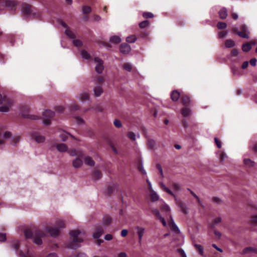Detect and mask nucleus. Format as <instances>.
Instances as JSON below:
<instances>
[{"mask_svg": "<svg viewBox=\"0 0 257 257\" xmlns=\"http://www.w3.org/2000/svg\"><path fill=\"white\" fill-rule=\"evenodd\" d=\"M70 241L67 246L68 248L75 249L79 246L78 243L83 241L85 237V232L83 230L75 229L70 232Z\"/></svg>", "mask_w": 257, "mask_h": 257, "instance_id": "f257e3e1", "label": "nucleus"}, {"mask_svg": "<svg viewBox=\"0 0 257 257\" xmlns=\"http://www.w3.org/2000/svg\"><path fill=\"white\" fill-rule=\"evenodd\" d=\"M65 227V224L63 220L61 219H57L55 223L54 227L47 226L45 227V231L49 233L50 235L54 237L59 235L60 230Z\"/></svg>", "mask_w": 257, "mask_h": 257, "instance_id": "f03ea898", "label": "nucleus"}, {"mask_svg": "<svg viewBox=\"0 0 257 257\" xmlns=\"http://www.w3.org/2000/svg\"><path fill=\"white\" fill-rule=\"evenodd\" d=\"M13 105V102L11 99L6 96H2L0 94V111L6 112L9 111Z\"/></svg>", "mask_w": 257, "mask_h": 257, "instance_id": "7ed1b4c3", "label": "nucleus"}, {"mask_svg": "<svg viewBox=\"0 0 257 257\" xmlns=\"http://www.w3.org/2000/svg\"><path fill=\"white\" fill-rule=\"evenodd\" d=\"M240 30L241 31H238L236 28H233L232 29V31L239 37L245 39H248L249 32L247 26L244 24L242 25L240 27Z\"/></svg>", "mask_w": 257, "mask_h": 257, "instance_id": "20e7f679", "label": "nucleus"}, {"mask_svg": "<svg viewBox=\"0 0 257 257\" xmlns=\"http://www.w3.org/2000/svg\"><path fill=\"white\" fill-rule=\"evenodd\" d=\"M55 116V113L50 110H46L43 112V123L44 125H48L50 123V118Z\"/></svg>", "mask_w": 257, "mask_h": 257, "instance_id": "39448f33", "label": "nucleus"}, {"mask_svg": "<svg viewBox=\"0 0 257 257\" xmlns=\"http://www.w3.org/2000/svg\"><path fill=\"white\" fill-rule=\"evenodd\" d=\"M65 33L68 37L72 39V43L76 47H79L82 46V41L78 39H75V34L69 29L66 30Z\"/></svg>", "mask_w": 257, "mask_h": 257, "instance_id": "423d86ee", "label": "nucleus"}, {"mask_svg": "<svg viewBox=\"0 0 257 257\" xmlns=\"http://www.w3.org/2000/svg\"><path fill=\"white\" fill-rule=\"evenodd\" d=\"M94 62L95 64V71L98 74L102 73L104 68L103 60L99 57H96L94 59Z\"/></svg>", "mask_w": 257, "mask_h": 257, "instance_id": "0eeeda50", "label": "nucleus"}, {"mask_svg": "<svg viewBox=\"0 0 257 257\" xmlns=\"http://www.w3.org/2000/svg\"><path fill=\"white\" fill-rule=\"evenodd\" d=\"M181 98V101L184 106H189L191 104V98L188 94H181L180 92L178 90V100Z\"/></svg>", "mask_w": 257, "mask_h": 257, "instance_id": "6e6552de", "label": "nucleus"}, {"mask_svg": "<svg viewBox=\"0 0 257 257\" xmlns=\"http://www.w3.org/2000/svg\"><path fill=\"white\" fill-rule=\"evenodd\" d=\"M104 230L101 225L96 227L95 231L92 233V236L94 239L99 238L103 233Z\"/></svg>", "mask_w": 257, "mask_h": 257, "instance_id": "1a4fd4ad", "label": "nucleus"}, {"mask_svg": "<svg viewBox=\"0 0 257 257\" xmlns=\"http://www.w3.org/2000/svg\"><path fill=\"white\" fill-rule=\"evenodd\" d=\"M32 139L37 143H43L45 141V137L38 133H34L32 135Z\"/></svg>", "mask_w": 257, "mask_h": 257, "instance_id": "9d476101", "label": "nucleus"}, {"mask_svg": "<svg viewBox=\"0 0 257 257\" xmlns=\"http://www.w3.org/2000/svg\"><path fill=\"white\" fill-rule=\"evenodd\" d=\"M94 95L95 97L100 96L103 93V90L101 85H98L95 86L93 89Z\"/></svg>", "mask_w": 257, "mask_h": 257, "instance_id": "9b49d317", "label": "nucleus"}, {"mask_svg": "<svg viewBox=\"0 0 257 257\" xmlns=\"http://www.w3.org/2000/svg\"><path fill=\"white\" fill-rule=\"evenodd\" d=\"M131 48L130 46L127 44H122L120 46V51L123 54H128L131 51Z\"/></svg>", "mask_w": 257, "mask_h": 257, "instance_id": "f8f14e48", "label": "nucleus"}, {"mask_svg": "<svg viewBox=\"0 0 257 257\" xmlns=\"http://www.w3.org/2000/svg\"><path fill=\"white\" fill-rule=\"evenodd\" d=\"M180 112L183 117H187L191 114L192 111L189 106H185L181 109Z\"/></svg>", "mask_w": 257, "mask_h": 257, "instance_id": "ddd939ff", "label": "nucleus"}, {"mask_svg": "<svg viewBox=\"0 0 257 257\" xmlns=\"http://www.w3.org/2000/svg\"><path fill=\"white\" fill-rule=\"evenodd\" d=\"M22 11L23 14L27 16L31 13V7L28 5H24L22 7Z\"/></svg>", "mask_w": 257, "mask_h": 257, "instance_id": "4468645a", "label": "nucleus"}, {"mask_svg": "<svg viewBox=\"0 0 257 257\" xmlns=\"http://www.w3.org/2000/svg\"><path fill=\"white\" fill-rule=\"evenodd\" d=\"M20 255L21 257H35L34 254L29 249L20 250Z\"/></svg>", "mask_w": 257, "mask_h": 257, "instance_id": "2eb2a0df", "label": "nucleus"}, {"mask_svg": "<svg viewBox=\"0 0 257 257\" xmlns=\"http://www.w3.org/2000/svg\"><path fill=\"white\" fill-rule=\"evenodd\" d=\"M55 146L57 150L60 152L63 153L68 151V148L64 144H57Z\"/></svg>", "mask_w": 257, "mask_h": 257, "instance_id": "dca6fc26", "label": "nucleus"}, {"mask_svg": "<svg viewBox=\"0 0 257 257\" xmlns=\"http://www.w3.org/2000/svg\"><path fill=\"white\" fill-rule=\"evenodd\" d=\"M136 229L137 230V233L139 235V241L140 242L142 241L143 236L145 233V229L144 227L137 226Z\"/></svg>", "mask_w": 257, "mask_h": 257, "instance_id": "f3484780", "label": "nucleus"}, {"mask_svg": "<svg viewBox=\"0 0 257 257\" xmlns=\"http://www.w3.org/2000/svg\"><path fill=\"white\" fill-rule=\"evenodd\" d=\"M11 137V134L9 132H5L2 134L0 133V146L3 145L5 143V140Z\"/></svg>", "mask_w": 257, "mask_h": 257, "instance_id": "a211bd4d", "label": "nucleus"}, {"mask_svg": "<svg viewBox=\"0 0 257 257\" xmlns=\"http://www.w3.org/2000/svg\"><path fill=\"white\" fill-rule=\"evenodd\" d=\"M153 213L156 215V216L158 217V218L160 220V221L162 222L163 225L165 226H166V222L165 221V220L164 218H163L161 215L160 214V213L159 211L157 209H153Z\"/></svg>", "mask_w": 257, "mask_h": 257, "instance_id": "6ab92c4d", "label": "nucleus"}, {"mask_svg": "<svg viewBox=\"0 0 257 257\" xmlns=\"http://www.w3.org/2000/svg\"><path fill=\"white\" fill-rule=\"evenodd\" d=\"M256 253L257 254V248L252 246H249L245 247L243 250V254H247V253Z\"/></svg>", "mask_w": 257, "mask_h": 257, "instance_id": "aec40b11", "label": "nucleus"}, {"mask_svg": "<svg viewBox=\"0 0 257 257\" xmlns=\"http://www.w3.org/2000/svg\"><path fill=\"white\" fill-rule=\"evenodd\" d=\"M178 206H179L181 209V211L184 214H187L188 212V209L186 206V205L185 203L182 202H179L178 201Z\"/></svg>", "mask_w": 257, "mask_h": 257, "instance_id": "412c9836", "label": "nucleus"}, {"mask_svg": "<svg viewBox=\"0 0 257 257\" xmlns=\"http://www.w3.org/2000/svg\"><path fill=\"white\" fill-rule=\"evenodd\" d=\"M219 18L221 20H224L227 17V11L226 8H222L218 12Z\"/></svg>", "mask_w": 257, "mask_h": 257, "instance_id": "4be33fe9", "label": "nucleus"}, {"mask_svg": "<svg viewBox=\"0 0 257 257\" xmlns=\"http://www.w3.org/2000/svg\"><path fill=\"white\" fill-rule=\"evenodd\" d=\"M121 38L118 36H111L109 39V42L114 44H119L121 42Z\"/></svg>", "mask_w": 257, "mask_h": 257, "instance_id": "5701e85b", "label": "nucleus"}, {"mask_svg": "<svg viewBox=\"0 0 257 257\" xmlns=\"http://www.w3.org/2000/svg\"><path fill=\"white\" fill-rule=\"evenodd\" d=\"M84 161L85 164L87 166L93 167L95 165L94 161L92 160V158L89 156L85 157Z\"/></svg>", "mask_w": 257, "mask_h": 257, "instance_id": "b1692460", "label": "nucleus"}, {"mask_svg": "<svg viewBox=\"0 0 257 257\" xmlns=\"http://www.w3.org/2000/svg\"><path fill=\"white\" fill-rule=\"evenodd\" d=\"M73 166L75 168H79L83 164L82 160L80 158H76L73 161Z\"/></svg>", "mask_w": 257, "mask_h": 257, "instance_id": "393cba45", "label": "nucleus"}, {"mask_svg": "<svg viewBox=\"0 0 257 257\" xmlns=\"http://www.w3.org/2000/svg\"><path fill=\"white\" fill-rule=\"evenodd\" d=\"M89 97V93L87 92L83 91L80 94L79 98L81 101H84L88 100Z\"/></svg>", "mask_w": 257, "mask_h": 257, "instance_id": "a878e982", "label": "nucleus"}, {"mask_svg": "<svg viewBox=\"0 0 257 257\" xmlns=\"http://www.w3.org/2000/svg\"><path fill=\"white\" fill-rule=\"evenodd\" d=\"M17 4V2L14 1H6L5 2V6L10 8L11 9L16 7Z\"/></svg>", "mask_w": 257, "mask_h": 257, "instance_id": "bb28decb", "label": "nucleus"}, {"mask_svg": "<svg viewBox=\"0 0 257 257\" xmlns=\"http://www.w3.org/2000/svg\"><path fill=\"white\" fill-rule=\"evenodd\" d=\"M93 81L95 84H101L103 83L104 79L101 76H97L94 77Z\"/></svg>", "mask_w": 257, "mask_h": 257, "instance_id": "cd10ccee", "label": "nucleus"}, {"mask_svg": "<svg viewBox=\"0 0 257 257\" xmlns=\"http://www.w3.org/2000/svg\"><path fill=\"white\" fill-rule=\"evenodd\" d=\"M20 137L19 136H15L11 138V144L13 146H16L17 144L20 141Z\"/></svg>", "mask_w": 257, "mask_h": 257, "instance_id": "c85d7f7f", "label": "nucleus"}, {"mask_svg": "<svg viewBox=\"0 0 257 257\" xmlns=\"http://www.w3.org/2000/svg\"><path fill=\"white\" fill-rule=\"evenodd\" d=\"M150 196H151L152 201H154V202L158 200L159 199V195L154 190H152L150 191Z\"/></svg>", "mask_w": 257, "mask_h": 257, "instance_id": "c756f323", "label": "nucleus"}, {"mask_svg": "<svg viewBox=\"0 0 257 257\" xmlns=\"http://www.w3.org/2000/svg\"><path fill=\"white\" fill-rule=\"evenodd\" d=\"M68 135H70L71 137H72V138H74V137L72 136V135H71L69 134H68L67 133L65 132H62L60 135H59V137L61 139L62 141H66V140L68 138Z\"/></svg>", "mask_w": 257, "mask_h": 257, "instance_id": "7c9ffc66", "label": "nucleus"}, {"mask_svg": "<svg viewBox=\"0 0 257 257\" xmlns=\"http://www.w3.org/2000/svg\"><path fill=\"white\" fill-rule=\"evenodd\" d=\"M161 209L162 212H165L166 215H169L170 208L167 204L163 203L161 207Z\"/></svg>", "mask_w": 257, "mask_h": 257, "instance_id": "2f4dec72", "label": "nucleus"}, {"mask_svg": "<svg viewBox=\"0 0 257 257\" xmlns=\"http://www.w3.org/2000/svg\"><path fill=\"white\" fill-rule=\"evenodd\" d=\"M221 218L220 217L215 218L213 220V221H212V222L210 225V228L213 229L214 228H215V226L217 224H218L219 223H220L221 222Z\"/></svg>", "mask_w": 257, "mask_h": 257, "instance_id": "473e14b6", "label": "nucleus"}, {"mask_svg": "<svg viewBox=\"0 0 257 257\" xmlns=\"http://www.w3.org/2000/svg\"><path fill=\"white\" fill-rule=\"evenodd\" d=\"M251 49V45L249 43H246L242 45V50L243 52H247Z\"/></svg>", "mask_w": 257, "mask_h": 257, "instance_id": "72a5a7b5", "label": "nucleus"}, {"mask_svg": "<svg viewBox=\"0 0 257 257\" xmlns=\"http://www.w3.org/2000/svg\"><path fill=\"white\" fill-rule=\"evenodd\" d=\"M225 46L226 48H232L235 46V43L231 39H227L225 42Z\"/></svg>", "mask_w": 257, "mask_h": 257, "instance_id": "f704fd0d", "label": "nucleus"}, {"mask_svg": "<svg viewBox=\"0 0 257 257\" xmlns=\"http://www.w3.org/2000/svg\"><path fill=\"white\" fill-rule=\"evenodd\" d=\"M93 179L94 180H98L101 177V173L98 170H95L92 173Z\"/></svg>", "mask_w": 257, "mask_h": 257, "instance_id": "c9c22d12", "label": "nucleus"}, {"mask_svg": "<svg viewBox=\"0 0 257 257\" xmlns=\"http://www.w3.org/2000/svg\"><path fill=\"white\" fill-rule=\"evenodd\" d=\"M156 142L151 139H148V147L149 149H154L156 146Z\"/></svg>", "mask_w": 257, "mask_h": 257, "instance_id": "e433bc0d", "label": "nucleus"}, {"mask_svg": "<svg viewBox=\"0 0 257 257\" xmlns=\"http://www.w3.org/2000/svg\"><path fill=\"white\" fill-rule=\"evenodd\" d=\"M244 164L249 167H253L255 165V162L249 159H245L243 160Z\"/></svg>", "mask_w": 257, "mask_h": 257, "instance_id": "4c0bfd02", "label": "nucleus"}, {"mask_svg": "<svg viewBox=\"0 0 257 257\" xmlns=\"http://www.w3.org/2000/svg\"><path fill=\"white\" fill-rule=\"evenodd\" d=\"M82 13L84 14H88L91 12V9L90 7L87 6H83L82 7Z\"/></svg>", "mask_w": 257, "mask_h": 257, "instance_id": "58836bf2", "label": "nucleus"}, {"mask_svg": "<svg viewBox=\"0 0 257 257\" xmlns=\"http://www.w3.org/2000/svg\"><path fill=\"white\" fill-rule=\"evenodd\" d=\"M137 40V37L135 35H131L126 38L127 42L130 43H134Z\"/></svg>", "mask_w": 257, "mask_h": 257, "instance_id": "ea45409f", "label": "nucleus"}, {"mask_svg": "<svg viewBox=\"0 0 257 257\" xmlns=\"http://www.w3.org/2000/svg\"><path fill=\"white\" fill-rule=\"evenodd\" d=\"M69 154H70V155L71 156H74L75 155H77L79 157L83 156V154L81 152H80L79 151H76V150H74L70 151Z\"/></svg>", "mask_w": 257, "mask_h": 257, "instance_id": "a19ab883", "label": "nucleus"}, {"mask_svg": "<svg viewBox=\"0 0 257 257\" xmlns=\"http://www.w3.org/2000/svg\"><path fill=\"white\" fill-rule=\"evenodd\" d=\"M123 68L124 70L130 72L132 70L133 67L131 64L126 63L123 65Z\"/></svg>", "mask_w": 257, "mask_h": 257, "instance_id": "79ce46f5", "label": "nucleus"}, {"mask_svg": "<svg viewBox=\"0 0 257 257\" xmlns=\"http://www.w3.org/2000/svg\"><path fill=\"white\" fill-rule=\"evenodd\" d=\"M217 27L219 30L225 29L227 27V24L224 22H219L217 24Z\"/></svg>", "mask_w": 257, "mask_h": 257, "instance_id": "37998d69", "label": "nucleus"}, {"mask_svg": "<svg viewBox=\"0 0 257 257\" xmlns=\"http://www.w3.org/2000/svg\"><path fill=\"white\" fill-rule=\"evenodd\" d=\"M81 55L83 58L87 60L89 59L90 58L89 54L87 51L84 50L81 51Z\"/></svg>", "mask_w": 257, "mask_h": 257, "instance_id": "c03bdc74", "label": "nucleus"}, {"mask_svg": "<svg viewBox=\"0 0 257 257\" xmlns=\"http://www.w3.org/2000/svg\"><path fill=\"white\" fill-rule=\"evenodd\" d=\"M194 245L196 250L199 252V254L202 255L203 253V248L202 245L197 244H195Z\"/></svg>", "mask_w": 257, "mask_h": 257, "instance_id": "a18cd8bd", "label": "nucleus"}, {"mask_svg": "<svg viewBox=\"0 0 257 257\" xmlns=\"http://www.w3.org/2000/svg\"><path fill=\"white\" fill-rule=\"evenodd\" d=\"M170 224L171 225V230L174 231L177 230V226L175 224V221L173 220L172 218L170 219Z\"/></svg>", "mask_w": 257, "mask_h": 257, "instance_id": "49530a36", "label": "nucleus"}, {"mask_svg": "<svg viewBox=\"0 0 257 257\" xmlns=\"http://www.w3.org/2000/svg\"><path fill=\"white\" fill-rule=\"evenodd\" d=\"M149 22L147 20L144 21L139 24V26L141 28H146L149 26Z\"/></svg>", "mask_w": 257, "mask_h": 257, "instance_id": "de8ad7c7", "label": "nucleus"}, {"mask_svg": "<svg viewBox=\"0 0 257 257\" xmlns=\"http://www.w3.org/2000/svg\"><path fill=\"white\" fill-rule=\"evenodd\" d=\"M171 98L174 101H177V90H173L171 94Z\"/></svg>", "mask_w": 257, "mask_h": 257, "instance_id": "09e8293b", "label": "nucleus"}, {"mask_svg": "<svg viewBox=\"0 0 257 257\" xmlns=\"http://www.w3.org/2000/svg\"><path fill=\"white\" fill-rule=\"evenodd\" d=\"M25 235L27 238H29L32 236V232L30 229H26L25 231Z\"/></svg>", "mask_w": 257, "mask_h": 257, "instance_id": "8fccbe9b", "label": "nucleus"}, {"mask_svg": "<svg viewBox=\"0 0 257 257\" xmlns=\"http://www.w3.org/2000/svg\"><path fill=\"white\" fill-rule=\"evenodd\" d=\"M33 242L37 245H40L42 243V241L40 237H35L34 238Z\"/></svg>", "mask_w": 257, "mask_h": 257, "instance_id": "3c124183", "label": "nucleus"}, {"mask_svg": "<svg viewBox=\"0 0 257 257\" xmlns=\"http://www.w3.org/2000/svg\"><path fill=\"white\" fill-rule=\"evenodd\" d=\"M111 221V218L109 216H105L103 218V222L105 224H109Z\"/></svg>", "mask_w": 257, "mask_h": 257, "instance_id": "603ef678", "label": "nucleus"}, {"mask_svg": "<svg viewBox=\"0 0 257 257\" xmlns=\"http://www.w3.org/2000/svg\"><path fill=\"white\" fill-rule=\"evenodd\" d=\"M113 124L117 128H120L122 126L121 122L118 119H115L113 121Z\"/></svg>", "mask_w": 257, "mask_h": 257, "instance_id": "864d4df0", "label": "nucleus"}, {"mask_svg": "<svg viewBox=\"0 0 257 257\" xmlns=\"http://www.w3.org/2000/svg\"><path fill=\"white\" fill-rule=\"evenodd\" d=\"M227 34V31H221L218 33V37L220 39H222L226 36Z\"/></svg>", "mask_w": 257, "mask_h": 257, "instance_id": "5fc2aeb1", "label": "nucleus"}, {"mask_svg": "<svg viewBox=\"0 0 257 257\" xmlns=\"http://www.w3.org/2000/svg\"><path fill=\"white\" fill-rule=\"evenodd\" d=\"M251 223L254 225H257V215H253L251 217Z\"/></svg>", "mask_w": 257, "mask_h": 257, "instance_id": "6e6d98bb", "label": "nucleus"}, {"mask_svg": "<svg viewBox=\"0 0 257 257\" xmlns=\"http://www.w3.org/2000/svg\"><path fill=\"white\" fill-rule=\"evenodd\" d=\"M239 53V50L236 48H234L231 50V55L232 56L236 57Z\"/></svg>", "mask_w": 257, "mask_h": 257, "instance_id": "4d7b16f0", "label": "nucleus"}, {"mask_svg": "<svg viewBox=\"0 0 257 257\" xmlns=\"http://www.w3.org/2000/svg\"><path fill=\"white\" fill-rule=\"evenodd\" d=\"M127 136L131 140H132L133 141L136 140V136L135 134L133 132H129L127 134Z\"/></svg>", "mask_w": 257, "mask_h": 257, "instance_id": "13d9d810", "label": "nucleus"}, {"mask_svg": "<svg viewBox=\"0 0 257 257\" xmlns=\"http://www.w3.org/2000/svg\"><path fill=\"white\" fill-rule=\"evenodd\" d=\"M143 16L145 18H152L154 17V15L152 13L149 12L144 13Z\"/></svg>", "mask_w": 257, "mask_h": 257, "instance_id": "bf43d9fd", "label": "nucleus"}, {"mask_svg": "<svg viewBox=\"0 0 257 257\" xmlns=\"http://www.w3.org/2000/svg\"><path fill=\"white\" fill-rule=\"evenodd\" d=\"M178 253L181 257H187L184 251L181 248H178Z\"/></svg>", "mask_w": 257, "mask_h": 257, "instance_id": "052dcab7", "label": "nucleus"}, {"mask_svg": "<svg viewBox=\"0 0 257 257\" xmlns=\"http://www.w3.org/2000/svg\"><path fill=\"white\" fill-rule=\"evenodd\" d=\"M214 141H215V143L216 146H217V147L219 149H220L222 146L221 141L219 140H218L217 138H214Z\"/></svg>", "mask_w": 257, "mask_h": 257, "instance_id": "680f3d73", "label": "nucleus"}, {"mask_svg": "<svg viewBox=\"0 0 257 257\" xmlns=\"http://www.w3.org/2000/svg\"><path fill=\"white\" fill-rule=\"evenodd\" d=\"M139 169H140V170L142 172V173L144 174V175H146L147 174V172L146 171H145V170L144 169L143 166V163L142 162H141L140 163V164L139 165V167H138Z\"/></svg>", "mask_w": 257, "mask_h": 257, "instance_id": "e2e57ef3", "label": "nucleus"}, {"mask_svg": "<svg viewBox=\"0 0 257 257\" xmlns=\"http://www.w3.org/2000/svg\"><path fill=\"white\" fill-rule=\"evenodd\" d=\"M157 169L159 171V173H160V174L161 176L162 177V178H163L164 177V174H163V169L162 168V167H161V165L159 164H158L157 165Z\"/></svg>", "mask_w": 257, "mask_h": 257, "instance_id": "0e129e2a", "label": "nucleus"}, {"mask_svg": "<svg viewBox=\"0 0 257 257\" xmlns=\"http://www.w3.org/2000/svg\"><path fill=\"white\" fill-rule=\"evenodd\" d=\"M19 246V243L18 241H14L12 244V247L15 249L17 250Z\"/></svg>", "mask_w": 257, "mask_h": 257, "instance_id": "69168bd1", "label": "nucleus"}, {"mask_svg": "<svg viewBox=\"0 0 257 257\" xmlns=\"http://www.w3.org/2000/svg\"><path fill=\"white\" fill-rule=\"evenodd\" d=\"M188 190L190 192V193L191 194V195L194 197H195L196 200H197V202L200 203V199L198 197V196H197L192 191H191V190H190L189 189H188Z\"/></svg>", "mask_w": 257, "mask_h": 257, "instance_id": "338daca9", "label": "nucleus"}, {"mask_svg": "<svg viewBox=\"0 0 257 257\" xmlns=\"http://www.w3.org/2000/svg\"><path fill=\"white\" fill-rule=\"evenodd\" d=\"M112 238V235L110 234H107L104 236V239L108 241L111 240Z\"/></svg>", "mask_w": 257, "mask_h": 257, "instance_id": "774afa93", "label": "nucleus"}]
</instances>
